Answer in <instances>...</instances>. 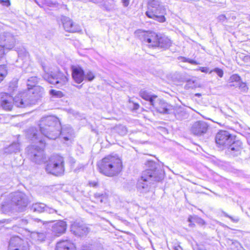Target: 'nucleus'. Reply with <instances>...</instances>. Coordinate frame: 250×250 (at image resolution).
Masks as SVG:
<instances>
[{"instance_id": "obj_1", "label": "nucleus", "mask_w": 250, "mask_h": 250, "mask_svg": "<svg viewBox=\"0 0 250 250\" xmlns=\"http://www.w3.org/2000/svg\"><path fill=\"white\" fill-rule=\"evenodd\" d=\"M40 132L36 128L32 127L28 129L26 136L36 144L27 148L28 155L31 160L37 163L41 164L45 162V157L43 148L45 143L42 138V135L50 139H55L60 135L61 124L58 120L54 116L43 117L39 123Z\"/></svg>"}, {"instance_id": "obj_2", "label": "nucleus", "mask_w": 250, "mask_h": 250, "mask_svg": "<svg viewBox=\"0 0 250 250\" xmlns=\"http://www.w3.org/2000/svg\"><path fill=\"white\" fill-rule=\"evenodd\" d=\"M38 82L37 77L29 78L27 82L28 91L18 94L14 98L7 93H0V107L10 111L12 109L13 104L21 108L36 104L44 94L43 88L39 85H36Z\"/></svg>"}, {"instance_id": "obj_3", "label": "nucleus", "mask_w": 250, "mask_h": 250, "mask_svg": "<svg viewBox=\"0 0 250 250\" xmlns=\"http://www.w3.org/2000/svg\"><path fill=\"white\" fill-rule=\"evenodd\" d=\"M148 165L152 168L143 171L137 184V188L141 192L149 191L153 185L163 178V173L161 171L156 169L155 163L153 161H148Z\"/></svg>"}, {"instance_id": "obj_4", "label": "nucleus", "mask_w": 250, "mask_h": 250, "mask_svg": "<svg viewBox=\"0 0 250 250\" xmlns=\"http://www.w3.org/2000/svg\"><path fill=\"white\" fill-rule=\"evenodd\" d=\"M100 173L112 177L118 175L122 170L121 160L117 156L108 155L103 158L98 164Z\"/></svg>"}, {"instance_id": "obj_5", "label": "nucleus", "mask_w": 250, "mask_h": 250, "mask_svg": "<svg viewBox=\"0 0 250 250\" xmlns=\"http://www.w3.org/2000/svg\"><path fill=\"white\" fill-rule=\"evenodd\" d=\"M167 10L165 6L160 0H149L147 4V11L146 15L160 22L166 21L165 15Z\"/></svg>"}, {"instance_id": "obj_6", "label": "nucleus", "mask_w": 250, "mask_h": 250, "mask_svg": "<svg viewBox=\"0 0 250 250\" xmlns=\"http://www.w3.org/2000/svg\"><path fill=\"white\" fill-rule=\"evenodd\" d=\"M45 169L47 172L56 176L62 174L64 171L63 157L58 155L52 156L49 160Z\"/></svg>"}, {"instance_id": "obj_7", "label": "nucleus", "mask_w": 250, "mask_h": 250, "mask_svg": "<svg viewBox=\"0 0 250 250\" xmlns=\"http://www.w3.org/2000/svg\"><path fill=\"white\" fill-rule=\"evenodd\" d=\"M135 34L144 43H148L149 46L157 47L158 45L159 35L154 32L138 30L135 32Z\"/></svg>"}, {"instance_id": "obj_8", "label": "nucleus", "mask_w": 250, "mask_h": 250, "mask_svg": "<svg viewBox=\"0 0 250 250\" xmlns=\"http://www.w3.org/2000/svg\"><path fill=\"white\" fill-rule=\"evenodd\" d=\"M43 79L49 83L59 87L66 84L68 81V78L62 73L58 72L56 75L52 72L49 73L46 72L43 75Z\"/></svg>"}, {"instance_id": "obj_9", "label": "nucleus", "mask_w": 250, "mask_h": 250, "mask_svg": "<svg viewBox=\"0 0 250 250\" xmlns=\"http://www.w3.org/2000/svg\"><path fill=\"white\" fill-rule=\"evenodd\" d=\"M12 203L20 210H22L26 207L28 200L26 195L21 192H16L10 194Z\"/></svg>"}, {"instance_id": "obj_10", "label": "nucleus", "mask_w": 250, "mask_h": 250, "mask_svg": "<svg viewBox=\"0 0 250 250\" xmlns=\"http://www.w3.org/2000/svg\"><path fill=\"white\" fill-rule=\"evenodd\" d=\"M233 142V137L228 131L221 130L215 137V142L220 146H228Z\"/></svg>"}, {"instance_id": "obj_11", "label": "nucleus", "mask_w": 250, "mask_h": 250, "mask_svg": "<svg viewBox=\"0 0 250 250\" xmlns=\"http://www.w3.org/2000/svg\"><path fill=\"white\" fill-rule=\"evenodd\" d=\"M16 39L9 32H4L0 35V43L6 49H12L15 44Z\"/></svg>"}, {"instance_id": "obj_12", "label": "nucleus", "mask_w": 250, "mask_h": 250, "mask_svg": "<svg viewBox=\"0 0 250 250\" xmlns=\"http://www.w3.org/2000/svg\"><path fill=\"white\" fill-rule=\"evenodd\" d=\"M209 125L208 124L203 121H196L193 124L191 127V132L196 136H201L207 132Z\"/></svg>"}, {"instance_id": "obj_13", "label": "nucleus", "mask_w": 250, "mask_h": 250, "mask_svg": "<svg viewBox=\"0 0 250 250\" xmlns=\"http://www.w3.org/2000/svg\"><path fill=\"white\" fill-rule=\"evenodd\" d=\"M61 21L64 29L69 32H78L81 31V27L77 24L74 23L69 18L62 16Z\"/></svg>"}, {"instance_id": "obj_14", "label": "nucleus", "mask_w": 250, "mask_h": 250, "mask_svg": "<svg viewBox=\"0 0 250 250\" xmlns=\"http://www.w3.org/2000/svg\"><path fill=\"white\" fill-rule=\"evenodd\" d=\"M72 76L74 81L77 83H81L84 78V72L80 66H72Z\"/></svg>"}, {"instance_id": "obj_15", "label": "nucleus", "mask_w": 250, "mask_h": 250, "mask_svg": "<svg viewBox=\"0 0 250 250\" xmlns=\"http://www.w3.org/2000/svg\"><path fill=\"white\" fill-rule=\"evenodd\" d=\"M155 105H152L154 107L157 111L159 113L163 114L172 113V106L168 105L165 103L164 101L159 100V102L155 101Z\"/></svg>"}, {"instance_id": "obj_16", "label": "nucleus", "mask_w": 250, "mask_h": 250, "mask_svg": "<svg viewBox=\"0 0 250 250\" xmlns=\"http://www.w3.org/2000/svg\"><path fill=\"white\" fill-rule=\"evenodd\" d=\"M71 231L75 235L82 236L88 233V229L84 225L74 223L71 225Z\"/></svg>"}, {"instance_id": "obj_17", "label": "nucleus", "mask_w": 250, "mask_h": 250, "mask_svg": "<svg viewBox=\"0 0 250 250\" xmlns=\"http://www.w3.org/2000/svg\"><path fill=\"white\" fill-rule=\"evenodd\" d=\"M55 250H76L75 245L68 240H62L56 246Z\"/></svg>"}, {"instance_id": "obj_18", "label": "nucleus", "mask_w": 250, "mask_h": 250, "mask_svg": "<svg viewBox=\"0 0 250 250\" xmlns=\"http://www.w3.org/2000/svg\"><path fill=\"white\" fill-rule=\"evenodd\" d=\"M66 224L63 221H59L55 223L52 227L53 232L56 234H62L65 231Z\"/></svg>"}, {"instance_id": "obj_19", "label": "nucleus", "mask_w": 250, "mask_h": 250, "mask_svg": "<svg viewBox=\"0 0 250 250\" xmlns=\"http://www.w3.org/2000/svg\"><path fill=\"white\" fill-rule=\"evenodd\" d=\"M140 96L144 100L149 102L151 105H155V100L157 98L155 95H152L145 89H142L139 93Z\"/></svg>"}, {"instance_id": "obj_20", "label": "nucleus", "mask_w": 250, "mask_h": 250, "mask_svg": "<svg viewBox=\"0 0 250 250\" xmlns=\"http://www.w3.org/2000/svg\"><path fill=\"white\" fill-rule=\"evenodd\" d=\"M61 129L60 135L65 141L71 139L73 133V129L70 126H65Z\"/></svg>"}, {"instance_id": "obj_21", "label": "nucleus", "mask_w": 250, "mask_h": 250, "mask_svg": "<svg viewBox=\"0 0 250 250\" xmlns=\"http://www.w3.org/2000/svg\"><path fill=\"white\" fill-rule=\"evenodd\" d=\"M171 44V41L167 37L159 35L157 47L167 48L170 46Z\"/></svg>"}, {"instance_id": "obj_22", "label": "nucleus", "mask_w": 250, "mask_h": 250, "mask_svg": "<svg viewBox=\"0 0 250 250\" xmlns=\"http://www.w3.org/2000/svg\"><path fill=\"white\" fill-rule=\"evenodd\" d=\"M46 205L41 203L33 204L31 207V210L34 212L41 213L45 211Z\"/></svg>"}, {"instance_id": "obj_23", "label": "nucleus", "mask_w": 250, "mask_h": 250, "mask_svg": "<svg viewBox=\"0 0 250 250\" xmlns=\"http://www.w3.org/2000/svg\"><path fill=\"white\" fill-rule=\"evenodd\" d=\"M95 202L97 203H105L107 201L108 195L106 193H96L94 194Z\"/></svg>"}, {"instance_id": "obj_24", "label": "nucleus", "mask_w": 250, "mask_h": 250, "mask_svg": "<svg viewBox=\"0 0 250 250\" xmlns=\"http://www.w3.org/2000/svg\"><path fill=\"white\" fill-rule=\"evenodd\" d=\"M229 148L232 151H234V152H236V155H237L240 151L242 147L241 145V143L239 142H232L231 144H230L229 146Z\"/></svg>"}, {"instance_id": "obj_25", "label": "nucleus", "mask_w": 250, "mask_h": 250, "mask_svg": "<svg viewBox=\"0 0 250 250\" xmlns=\"http://www.w3.org/2000/svg\"><path fill=\"white\" fill-rule=\"evenodd\" d=\"M188 222L189 223L195 222L202 226L205 224L204 220L196 215H190L188 218Z\"/></svg>"}, {"instance_id": "obj_26", "label": "nucleus", "mask_w": 250, "mask_h": 250, "mask_svg": "<svg viewBox=\"0 0 250 250\" xmlns=\"http://www.w3.org/2000/svg\"><path fill=\"white\" fill-rule=\"evenodd\" d=\"M7 74V68L5 65H0V83Z\"/></svg>"}, {"instance_id": "obj_27", "label": "nucleus", "mask_w": 250, "mask_h": 250, "mask_svg": "<svg viewBox=\"0 0 250 250\" xmlns=\"http://www.w3.org/2000/svg\"><path fill=\"white\" fill-rule=\"evenodd\" d=\"M32 236L39 241H43L46 238V235L44 233L33 232Z\"/></svg>"}, {"instance_id": "obj_28", "label": "nucleus", "mask_w": 250, "mask_h": 250, "mask_svg": "<svg viewBox=\"0 0 250 250\" xmlns=\"http://www.w3.org/2000/svg\"><path fill=\"white\" fill-rule=\"evenodd\" d=\"M8 149L10 153L16 152L20 150V145L18 143H14L9 146Z\"/></svg>"}, {"instance_id": "obj_29", "label": "nucleus", "mask_w": 250, "mask_h": 250, "mask_svg": "<svg viewBox=\"0 0 250 250\" xmlns=\"http://www.w3.org/2000/svg\"><path fill=\"white\" fill-rule=\"evenodd\" d=\"M172 112L171 114H173L175 116V117H177V118H180V114L183 113V111L182 108L180 107L173 108L172 106Z\"/></svg>"}, {"instance_id": "obj_30", "label": "nucleus", "mask_w": 250, "mask_h": 250, "mask_svg": "<svg viewBox=\"0 0 250 250\" xmlns=\"http://www.w3.org/2000/svg\"><path fill=\"white\" fill-rule=\"evenodd\" d=\"M49 93L52 96H54L56 98H61L63 96V93L61 91L54 89L50 90Z\"/></svg>"}, {"instance_id": "obj_31", "label": "nucleus", "mask_w": 250, "mask_h": 250, "mask_svg": "<svg viewBox=\"0 0 250 250\" xmlns=\"http://www.w3.org/2000/svg\"><path fill=\"white\" fill-rule=\"evenodd\" d=\"M116 129L119 134L121 135H124L127 133L126 127L123 125H119L116 127Z\"/></svg>"}, {"instance_id": "obj_32", "label": "nucleus", "mask_w": 250, "mask_h": 250, "mask_svg": "<svg viewBox=\"0 0 250 250\" xmlns=\"http://www.w3.org/2000/svg\"><path fill=\"white\" fill-rule=\"evenodd\" d=\"M84 78L88 81H92L95 78V75L92 71L88 70L84 73Z\"/></svg>"}, {"instance_id": "obj_33", "label": "nucleus", "mask_w": 250, "mask_h": 250, "mask_svg": "<svg viewBox=\"0 0 250 250\" xmlns=\"http://www.w3.org/2000/svg\"><path fill=\"white\" fill-rule=\"evenodd\" d=\"M212 72H215L220 78L223 77L224 75L223 71L219 68H215L213 70H211L209 71V73H211Z\"/></svg>"}, {"instance_id": "obj_34", "label": "nucleus", "mask_w": 250, "mask_h": 250, "mask_svg": "<svg viewBox=\"0 0 250 250\" xmlns=\"http://www.w3.org/2000/svg\"><path fill=\"white\" fill-rule=\"evenodd\" d=\"M182 61L183 62H188L192 64H198L199 63L195 61L186 58L185 57H180Z\"/></svg>"}, {"instance_id": "obj_35", "label": "nucleus", "mask_w": 250, "mask_h": 250, "mask_svg": "<svg viewBox=\"0 0 250 250\" xmlns=\"http://www.w3.org/2000/svg\"><path fill=\"white\" fill-rule=\"evenodd\" d=\"M223 214L225 217L229 218L234 223H237L239 221V218L237 217L231 216L225 212H223Z\"/></svg>"}, {"instance_id": "obj_36", "label": "nucleus", "mask_w": 250, "mask_h": 250, "mask_svg": "<svg viewBox=\"0 0 250 250\" xmlns=\"http://www.w3.org/2000/svg\"><path fill=\"white\" fill-rule=\"evenodd\" d=\"M195 87V85L193 81H188L185 85V88L187 89L194 88Z\"/></svg>"}, {"instance_id": "obj_37", "label": "nucleus", "mask_w": 250, "mask_h": 250, "mask_svg": "<svg viewBox=\"0 0 250 250\" xmlns=\"http://www.w3.org/2000/svg\"><path fill=\"white\" fill-rule=\"evenodd\" d=\"M28 53L27 52H26V50H25L24 49H22L18 52V55L20 57H25V56H26L28 55Z\"/></svg>"}, {"instance_id": "obj_38", "label": "nucleus", "mask_w": 250, "mask_h": 250, "mask_svg": "<svg viewBox=\"0 0 250 250\" xmlns=\"http://www.w3.org/2000/svg\"><path fill=\"white\" fill-rule=\"evenodd\" d=\"M239 88L243 91L246 92L248 90V88L246 84L244 83H241L239 85Z\"/></svg>"}, {"instance_id": "obj_39", "label": "nucleus", "mask_w": 250, "mask_h": 250, "mask_svg": "<svg viewBox=\"0 0 250 250\" xmlns=\"http://www.w3.org/2000/svg\"><path fill=\"white\" fill-rule=\"evenodd\" d=\"M0 3L7 7H8L10 5V2L9 0H0Z\"/></svg>"}, {"instance_id": "obj_40", "label": "nucleus", "mask_w": 250, "mask_h": 250, "mask_svg": "<svg viewBox=\"0 0 250 250\" xmlns=\"http://www.w3.org/2000/svg\"><path fill=\"white\" fill-rule=\"evenodd\" d=\"M45 211H47L49 213H57V210L52 208H50L46 206Z\"/></svg>"}, {"instance_id": "obj_41", "label": "nucleus", "mask_w": 250, "mask_h": 250, "mask_svg": "<svg viewBox=\"0 0 250 250\" xmlns=\"http://www.w3.org/2000/svg\"><path fill=\"white\" fill-rule=\"evenodd\" d=\"M92 250H103V246L101 244H98L96 246L94 245L92 247Z\"/></svg>"}, {"instance_id": "obj_42", "label": "nucleus", "mask_w": 250, "mask_h": 250, "mask_svg": "<svg viewBox=\"0 0 250 250\" xmlns=\"http://www.w3.org/2000/svg\"><path fill=\"white\" fill-rule=\"evenodd\" d=\"M199 70L204 73H208V72L209 73V71H209V68L207 67H200L199 68Z\"/></svg>"}, {"instance_id": "obj_43", "label": "nucleus", "mask_w": 250, "mask_h": 250, "mask_svg": "<svg viewBox=\"0 0 250 250\" xmlns=\"http://www.w3.org/2000/svg\"><path fill=\"white\" fill-rule=\"evenodd\" d=\"M231 79L232 80L236 81V82H239L240 81L241 78L239 76L237 75H233L231 77Z\"/></svg>"}, {"instance_id": "obj_44", "label": "nucleus", "mask_w": 250, "mask_h": 250, "mask_svg": "<svg viewBox=\"0 0 250 250\" xmlns=\"http://www.w3.org/2000/svg\"><path fill=\"white\" fill-rule=\"evenodd\" d=\"M4 47L0 43V59L1 58L4 54Z\"/></svg>"}, {"instance_id": "obj_45", "label": "nucleus", "mask_w": 250, "mask_h": 250, "mask_svg": "<svg viewBox=\"0 0 250 250\" xmlns=\"http://www.w3.org/2000/svg\"><path fill=\"white\" fill-rule=\"evenodd\" d=\"M218 20L220 21L223 22L226 20V17L224 15H221L218 17Z\"/></svg>"}, {"instance_id": "obj_46", "label": "nucleus", "mask_w": 250, "mask_h": 250, "mask_svg": "<svg viewBox=\"0 0 250 250\" xmlns=\"http://www.w3.org/2000/svg\"><path fill=\"white\" fill-rule=\"evenodd\" d=\"M121 1L124 7H127L129 4L130 0H121Z\"/></svg>"}, {"instance_id": "obj_47", "label": "nucleus", "mask_w": 250, "mask_h": 250, "mask_svg": "<svg viewBox=\"0 0 250 250\" xmlns=\"http://www.w3.org/2000/svg\"><path fill=\"white\" fill-rule=\"evenodd\" d=\"M106 0H89V1L95 3H102L105 2Z\"/></svg>"}, {"instance_id": "obj_48", "label": "nucleus", "mask_w": 250, "mask_h": 250, "mask_svg": "<svg viewBox=\"0 0 250 250\" xmlns=\"http://www.w3.org/2000/svg\"><path fill=\"white\" fill-rule=\"evenodd\" d=\"M89 184L91 186L96 187L98 185V183L96 182H91L89 183Z\"/></svg>"}, {"instance_id": "obj_49", "label": "nucleus", "mask_w": 250, "mask_h": 250, "mask_svg": "<svg viewBox=\"0 0 250 250\" xmlns=\"http://www.w3.org/2000/svg\"><path fill=\"white\" fill-rule=\"evenodd\" d=\"M82 250H91V248L89 246H83Z\"/></svg>"}, {"instance_id": "obj_50", "label": "nucleus", "mask_w": 250, "mask_h": 250, "mask_svg": "<svg viewBox=\"0 0 250 250\" xmlns=\"http://www.w3.org/2000/svg\"><path fill=\"white\" fill-rule=\"evenodd\" d=\"M139 107V105L138 104H134V109H137Z\"/></svg>"}, {"instance_id": "obj_51", "label": "nucleus", "mask_w": 250, "mask_h": 250, "mask_svg": "<svg viewBox=\"0 0 250 250\" xmlns=\"http://www.w3.org/2000/svg\"><path fill=\"white\" fill-rule=\"evenodd\" d=\"M194 223L195 222L190 223L189 224V226L190 227H194L195 226Z\"/></svg>"}, {"instance_id": "obj_52", "label": "nucleus", "mask_w": 250, "mask_h": 250, "mask_svg": "<svg viewBox=\"0 0 250 250\" xmlns=\"http://www.w3.org/2000/svg\"><path fill=\"white\" fill-rule=\"evenodd\" d=\"M35 221V222H41L42 221L38 218H36V219H34Z\"/></svg>"}, {"instance_id": "obj_53", "label": "nucleus", "mask_w": 250, "mask_h": 250, "mask_svg": "<svg viewBox=\"0 0 250 250\" xmlns=\"http://www.w3.org/2000/svg\"><path fill=\"white\" fill-rule=\"evenodd\" d=\"M195 95L198 96H200L201 95V94L199 93L196 94Z\"/></svg>"}, {"instance_id": "obj_54", "label": "nucleus", "mask_w": 250, "mask_h": 250, "mask_svg": "<svg viewBox=\"0 0 250 250\" xmlns=\"http://www.w3.org/2000/svg\"><path fill=\"white\" fill-rule=\"evenodd\" d=\"M2 194V192L0 190V196H1Z\"/></svg>"}, {"instance_id": "obj_55", "label": "nucleus", "mask_w": 250, "mask_h": 250, "mask_svg": "<svg viewBox=\"0 0 250 250\" xmlns=\"http://www.w3.org/2000/svg\"><path fill=\"white\" fill-rule=\"evenodd\" d=\"M81 87V85L78 86V88H80Z\"/></svg>"}, {"instance_id": "obj_56", "label": "nucleus", "mask_w": 250, "mask_h": 250, "mask_svg": "<svg viewBox=\"0 0 250 250\" xmlns=\"http://www.w3.org/2000/svg\"><path fill=\"white\" fill-rule=\"evenodd\" d=\"M3 222L0 221V224L3 223Z\"/></svg>"}]
</instances>
